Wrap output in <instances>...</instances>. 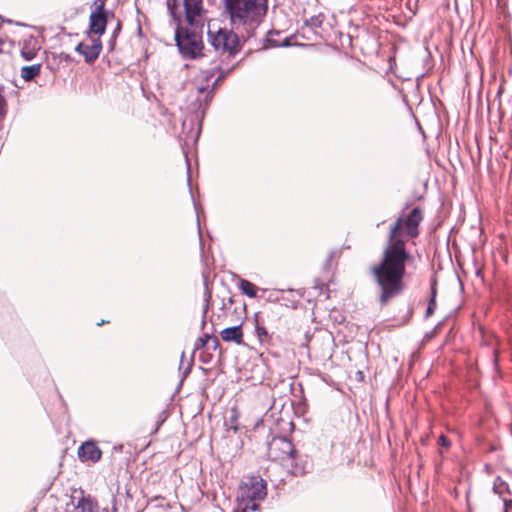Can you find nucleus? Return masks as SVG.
<instances>
[{
    "mask_svg": "<svg viewBox=\"0 0 512 512\" xmlns=\"http://www.w3.org/2000/svg\"><path fill=\"white\" fill-rule=\"evenodd\" d=\"M421 220L422 212L419 208H414L405 219L399 218L390 231L381 261L371 267V272L381 289L379 301L382 305L403 291L405 264L409 258L404 237H416Z\"/></svg>",
    "mask_w": 512,
    "mask_h": 512,
    "instance_id": "nucleus-1",
    "label": "nucleus"
},
{
    "mask_svg": "<svg viewBox=\"0 0 512 512\" xmlns=\"http://www.w3.org/2000/svg\"><path fill=\"white\" fill-rule=\"evenodd\" d=\"M226 9L236 28L244 26L250 32L266 13V4L265 0H227Z\"/></svg>",
    "mask_w": 512,
    "mask_h": 512,
    "instance_id": "nucleus-2",
    "label": "nucleus"
},
{
    "mask_svg": "<svg viewBox=\"0 0 512 512\" xmlns=\"http://www.w3.org/2000/svg\"><path fill=\"white\" fill-rule=\"evenodd\" d=\"M166 2L168 11L177 26L175 41L180 53L187 58L200 56L203 50L201 35L182 25V12L179 7L176 6V0H167Z\"/></svg>",
    "mask_w": 512,
    "mask_h": 512,
    "instance_id": "nucleus-3",
    "label": "nucleus"
},
{
    "mask_svg": "<svg viewBox=\"0 0 512 512\" xmlns=\"http://www.w3.org/2000/svg\"><path fill=\"white\" fill-rule=\"evenodd\" d=\"M267 495L266 483L258 476L244 477L241 481L233 512H254L259 508V502Z\"/></svg>",
    "mask_w": 512,
    "mask_h": 512,
    "instance_id": "nucleus-4",
    "label": "nucleus"
},
{
    "mask_svg": "<svg viewBox=\"0 0 512 512\" xmlns=\"http://www.w3.org/2000/svg\"><path fill=\"white\" fill-rule=\"evenodd\" d=\"M207 37L210 45L219 53L234 54L239 50V37L232 30L222 27L219 20L207 22Z\"/></svg>",
    "mask_w": 512,
    "mask_h": 512,
    "instance_id": "nucleus-5",
    "label": "nucleus"
},
{
    "mask_svg": "<svg viewBox=\"0 0 512 512\" xmlns=\"http://www.w3.org/2000/svg\"><path fill=\"white\" fill-rule=\"evenodd\" d=\"M176 6L182 12V25L186 23L191 27L202 26L206 19V10L203 0H183L182 4Z\"/></svg>",
    "mask_w": 512,
    "mask_h": 512,
    "instance_id": "nucleus-6",
    "label": "nucleus"
},
{
    "mask_svg": "<svg viewBox=\"0 0 512 512\" xmlns=\"http://www.w3.org/2000/svg\"><path fill=\"white\" fill-rule=\"evenodd\" d=\"M67 509L70 512H98V504L91 496L84 495L82 490H75Z\"/></svg>",
    "mask_w": 512,
    "mask_h": 512,
    "instance_id": "nucleus-7",
    "label": "nucleus"
},
{
    "mask_svg": "<svg viewBox=\"0 0 512 512\" xmlns=\"http://www.w3.org/2000/svg\"><path fill=\"white\" fill-rule=\"evenodd\" d=\"M218 80H215L212 84V86L209 83L208 76L206 74H203L201 78L198 80L195 89L197 92L196 97V108L200 109L203 106H207L208 103L211 101L213 97V91L218 83Z\"/></svg>",
    "mask_w": 512,
    "mask_h": 512,
    "instance_id": "nucleus-8",
    "label": "nucleus"
},
{
    "mask_svg": "<svg viewBox=\"0 0 512 512\" xmlns=\"http://www.w3.org/2000/svg\"><path fill=\"white\" fill-rule=\"evenodd\" d=\"M294 454V446L285 437L274 438L269 445V455L273 459L284 460L291 458Z\"/></svg>",
    "mask_w": 512,
    "mask_h": 512,
    "instance_id": "nucleus-9",
    "label": "nucleus"
},
{
    "mask_svg": "<svg viewBox=\"0 0 512 512\" xmlns=\"http://www.w3.org/2000/svg\"><path fill=\"white\" fill-rule=\"evenodd\" d=\"M102 50V43L99 37L89 36L88 42H80L75 51L84 57L85 62L93 63L98 57Z\"/></svg>",
    "mask_w": 512,
    "mask_h": 512,
    "instance_id": "nucleus-10",
    "label": "nucleus"
},
{
    "mask_svg": "<svg viewBox=\"0 0 512 512\" xmlns=\"http://www.w3.org/2000/svg\"><path fill=\"white\" fill-rule=\"evenodd\" d=\"M107 25L106 16L104 14V4H99L94 11H92L89 18V34L102 35L105 32Z\"/></svg>",
    "mask_w": 512,
    "mask_h": 512,
    "instance_id": "nucleus-11",
    "label": "nucleus"
},
{
    "mask_svg": "<svg viewBox=\"0 0 512 512\" xmlns=\"http://www.w3.org/2000/svg\"><path fill=\"white\" fill-rule=\"evenodd\" d=\"M101 450L93 442L82 444L78 450V456L82 461L96 462L101 458Z\"/></svg>",
    "mask_w": 512,
    "mask_h": 512,
    "instance_id": "nucleus-12",
    "label": "nucleus"
},
{
    "mask_svg": "<svg viewBox=\"0 0 512 512\" xmlns=\"http://www.w3.org/2000/svg\"><path fill=\"white\" fill-rule=\"evenodd\" d=\"M221 337L226 342L241 343L243 332L240 326L228 327L221 331Z\"/></svg>",
    "mask_w": 512,
    "mask_h": 512,
    "instance_id": "nucleus-13",
    "label": "nucleus"
},
{
    "mask_svg": "<svg viewBox=\"0 0 512 512\" xmlns=\"http://www.w3.org/2000/svg\"><path fill=\"white\" fill-rule=\"evenodd\" d=\"M40 70H41L40 64L24 66L21 69V77L25 81H30L40 74Z\"/></svg>",
    "mask_w": 512,
    "mask_h": 512,
    "instance_id": "nucleus-14",
    "label": "nucleus"
},
{
    "mask_svg": "<svg viewBox=\"0 0 512 512\" xmlns=\"http://www.w3.org/2000/svg\"><path fill=\"white\" fill-rule=\"evenodd\" d=\"M238 286H239V289L241 290V292L243 294H245L246 296H248L250 298H255L257 296L258 288L256 287V285H254L250 281L242 279V280H240Z\"/></svg>",
    "mask_w": 512,
    "mask_h": 512,
    "instance_id": "nucleus-15",
    "label": "nucleus"
},
{
    "mask_svg": "<svg viewBox=\"0 0 512 512\" xmlns=\"http://www.w3.org/2000/svg\"><path fill=\"white\" fill-rule=\"evenodd\" d=\"M212 341L213 344H214V347L217 346L218 344V340L217 338H213L211 337L210 335L208 334H205L204 336L198 338L195 342V349L198 350V349H201V348H204L206 345H208V343Z\"/></svg>",
    "mask_w": 512,
    "mask_h": 512,
    "instance_id": "nucleus-16",
    "label": "nucleus"
},
{
    "mask_svg": "<svg viewBox=\"0 0 512 512\" xmlns=\"http://www.w3.org/2000/svg\"><path fill=\"white\" fill-rule=\"evenodd\" d=\"M6 114V101L2 96V88L0 87V120L3 119Z\"/></svg>",
    "mask_w": 512,
    "mask_h": 512,
    "instance_id": "nucleus-17",
    "label": "nucleus"
},
{
    "mask_svg": "<svg viewBox=\"0 0 512 512\" xmlns=\"http://www.w3.org/2000/svg\"><path fill=\"white\" fill-rule=\"evenodd\" d=\"M436 307V302H435V299H434V296L431 298L430 302H429V305H428V308H427V312H426V315L427 316H430L434 309Z\"/></svg>",
    "mask_w": 512,
    "mask_h": 512,
    "instance_id": "nucleus-18",
    "label": "nucleus"
},
{
    "mask_svg": "<svg viewBox=\"0 0 512 512\" xmlns=\"http://www.w3.org/2000/svg\"><path fill=\"white\" fill-rule=\"evenodd\" d=\"M438 442L443 447H449V441H448V439L444 435H441L439 437Z\"/></svg>",
    "mask_w": 512,
    "mask_h": 512,
    "instance_id": "nucleus-19",
    "label": "nucleus"
},
{
    "mask_svg": "<svg viewBox=\"0 0 512 512\" xmlns=\"http://www.w3.org/2000/svg\"><path fill=\"white\" fill-rule=\"evenodd\" d=\"M256 332L258 334V336L261 338L263 336H267V331L264 327H261V326H257L256 327Z\"/></svg>",
    "mask_w": 512,
    "mask_h": 512,
    "instance_id": "nucleus-20",
    "label": "nucleus"
},
{
    "mask_svg": "<svg viewBox=\"0 0 512 512\" xmlns=\"http://www.w3.org/2000/svg\"><path fill=\"white\" fill-rule=\"evenodd\" d=\"M504 506H505L504 512H510V510H512V499L511 500H505L504 501Z\"/></svg>",
    "mask_w": 512,
    "mask_h": 512,
    "instance_id": "nucleus-21",
    "label": "nucleus"
},
{
    "mask_svg": "<svg viewBox=\"0 0 512 512\" xmlns=\"http://www.w3.org/2000/svg\"><path fill=\"white\" fill-rule=\"evenodd\" d=\"M22 56L26 59V60H31L33 58V54L30 53V52H27L25 50H22Z\"/></svg>",
    "mask_w": 512,
    "mask_h": 512,
    "instance_id": "nucleus-22",
    "label": "nucleus"
},
{
    "mask_svg": "<svg viewBox=\"0 0 512 512\" xmlns=\"http://www.w3.org/2000/svg\"><path fill=\"white\" fill-rule=\"evenodd\" d=\"M289 41L288 39H285L284 42L281 44V46H289Z\"/></svg>",
    "mask_w": 512,
    "mask_h": 512,
    "instance_id": "nucleus-23",
    "label": "nucleus"
}]
</instances>
